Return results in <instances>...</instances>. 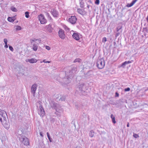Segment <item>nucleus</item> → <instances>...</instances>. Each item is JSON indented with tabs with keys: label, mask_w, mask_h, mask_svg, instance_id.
Returning a JSON list of instances; mask_svg holds the SVG:
<instances>
[{
	"label": "nucleus",
	"mask_w": 148,
	"mask_h": 148,
	"mask_svg": "<svg viewBox=\"0 0 148 148\" xmlns=\"http://www.w3.org/2000/svg\"><path fill=\"white\" fill-rule=\"evenodd\" d=\"M21 29V27L17 25L16 27V29L17 30H20Z\"/></svg>",
	"instance_id": "nucleus-29"
},
{
	"label": "nucleus",
	"mask_w": 148,
	"mask_h": 148,
	"mask_svg": "<svg viewBox=\"0 0 148 148\" xmlns=\"http://www.w3.org/2000/svg\"><path fill=\"white\" fill-rule=\"evenodd\" d=\"M46 30L50 33H51L52 31V28L51 25H49L46 26L45 27Z\"/></svg>",
	"instance_id": "nucleus-15"
},
{
	"label": "nucleus",
	"mask_w": 148,
	"mask_h": 148,
	"mask_svg": "<svg viewBox=\"0 0 148 148\" xmlns=\"http://www.w3.org/2000/svg\"><path fill=\"white\" fill-rule=\"evenodd\" d=\"M20 140L22 142V143L25 145H29V140L28 138L26 137H23L20 139Z\"/></svg>",
	"instance_id": "nucleus-10"
},
{
	"label": "nucleus",
	"mask_w": 148,
	"mask_h": 148,
	"mask_svg": "<svg viewBox=\"0 0 148 148\" xmlns=\"http://www.w3.org/2000/svg\"><path fill=\"white\" fill-rule=\"evenodd\" d=\"M38 20L41 24H44L47 23V21L44 15L40 14L38 16Z\"/></svg>",
	"instance_id": "nucleus-6"
},
{
	"label": "nucleus",
	"mask_w": 148,
	"mask_h": 148,
	"mask_svg": "<svg viewBox=\"0 0 148 148\" xmlns=\"http://www.w3.org/2000/svg\"><path fill=\"white\" fill-rule=\"evenodd\" d=\"M9 49L12 52L14 51V49L11 46H9Z\"/></svg>",
	"instance_id": "nucleus-32"
},
{
	"label": "nucleus",
	"mask_w": 148,
	"mask_h": 148,
	"mask_svg": "<svg viewBox=\"0 0 148 148\" xmlns=\"http://www.w3.org/2000/svg\"><path fill=\"white\" fill-rule=\"evenodd\" d=\"M137 0H134L130 3H128L126 5V6L127 7H132L134 4L136 2Z\"/></svg>",
	"instance_id": "nucleus-18"
},
{
	"label": "nucleus",
	"mask_w": 148,
	"mask_h": 148,
	"mask_svg": "<svg viewBox=\"0 0 148 148\" xmlns=\"http://www.w3.org/2000/svg\"><path fill=\"white\" fill-rule=\"evenodd\" d=\"M80 7L82 8H83L84 7V3L83 2H81L80 3Z\"/></svg>",
	"instance_id": "nucleus-30"
},
{
	"label": "nucleus",
	"mask_w": 148,
	"mask_h": 148,
	"mask_svg": "<svg viewBox=\"0 0 148 148\" xmlns=\"http://www.w3.org/2000/svg\"><path fill=\"white\" fill-rule=\"evenodd\" d=\"M82 1L83 0H81Z\"/></svg>",
	"instance_id": "nucleus-50"
},
{
	"label": "nucleus",
	"mask_w": 148,
	"mask_h": 148,
	"mask_svg": "<svg viewBox=\"0 0 148 148\" xmlns=\"http://www.w3.org/2000/svg\"><path fill=\"white\" fill-rule=\"evenodd\" d=\"M8 46L7 45V44H5V45L4 46V47L6 48H8Z\"/></svg>",
	"instance_id": "nucleus-42"
},
{
	"label": "nucleus",
	"mask_w": 148,
	"mask_h": 148,
	"mask_svg": "<svg viewBox=\"0 0 148 148\" xmlns=\"http://www.w3.org/2000/svg\"><path fill=\"white\" fill-rule=\"evenodd\" d=\"M99 0H96L95 3L97 5H99Z\"/></svg>",
	"instance_id": "nucleus-33"
},
{
	"label": "nucleus",
	"mask_w": 148,
	"mask_h": 148,
	"mask_svg": "<svg viewBox=\"0 0 148 148\" xmlns=\"http://www.w3.org/2000/svg\"><path fill=\"white\" fill-rule=\"evenodd\" d=\"M127 127H129V123H127Z\"/></svg>",
	"instance_id": "nucleus-45"
},
{
	"label": "nucleus",
	"mask_w": 148,
	"mask_h": 148,
	"mask_svg": "<svg viewBox=\"0 0 148 148\" xmlns=\"http://www.w3.org/2000/svg\"><path fill=\"white\" fill-rule=\"evenodd\" d=\"M122 28L121 26H119L116 28V31L117 32L119 31L120 29H121Z\"/></svg>",
	"instance_id": "nucleus-28"
},
{
	"label": "nucleus",
	"mask_w": 148,
	"mask_h": 148,
	"mask_svg": "<svg viewBox=\"0 0 148 148\" xmlns=\"http://www.w3.org/2000/svg\"><path fill=\"white\" fill-rule=\"evenodd\" d=\"M46 62L45 61V60H43V62H40V63H42V62H45V63H46V62Z\"/></svg>",
	"instance_id": "nucleus-48"
},
{
	"label": "nucleus",
	"mask_w": 148,
	"mask_h": 148,
	"mask_svg": "<svg viewBox=\"0 0 148 148\" xmlns=\"http://www.w3.org/2000/svg\"><path fill=\"white\" fill-rule=\"evenodd\" d=\"M81 35L76 32L73 33L72 35L73 38L76 40L78 41L80 39Z\"/></svg>",
	"instance_id": "nucleus-11"
},
{
	"label": "nucleus",
	"mask_w": 148,
	"mask_h": 148,
	"mask_svg": "<svg viewBox=\"0 0 148 148\" xmlns=\"http://www.w3.org/2000/svg\"><path fill=\"white\" fill-rule=\"evenodd\" d=\"M65 99L64 97H62L60 99V100L61 101L64 100Z\"/></svg>",
	"instance_id": "nucleus-40"
},
{
	"label": "nucleus",
	"mask_w": 148,
	"mask_h": 148,
	"mask_svg": "<svg viewBox=\"0 0 148 148\" xmlns=\"http://www.w3.org/2000/svg\"><path fill=\"white\" fill-rule=\"evenodd\" d=\"M116 96L118 97L119 96V94L117 92H116Z\"/></svg>",
	"instance_id": "nucleus-44"
},
{
	"label": "nucleus",
	"mask_w": 148,
	"mask_h": 148,
	"mask_svg": "<svg viewBox=\"0 0 148 148\" xmlns=\"http://www.w3.org/2000/svg\"><path fill=\"white\" fill-rule=\"evenodd\" d=\"M5 124H4L3 125L4 127L7 129H8L9 127V125L8 124H7L6 125L5 124Z\"/></svg>",
	"instance_id": "nucleus-23"
},
{
	"label": "nucleus",
	"mask_w": 148,
	"mask_h": 148,
	"mask_svg": "<svg viewBox=\"0 0 148 148\" xmlns=\"http://www.w3.org/2000/svg\"><path fill=\"white\" fill-rule=\"evenodd\" d=\"M81 59L79 58H77L74 61V62H80Z\"/></svg>",
	"instance_id": "nucleus-25"
},
{
	"label": "nucleus",
	"mask_w": 148,
	"mask_h": 148,
	"mask_svg": "<svg viewBox=\"0 0 148 148\" xmlns=\"http://www.w3.org/2000/svg\"><path fill=\"white\" fill-rule=\"evenodd\" d=\"M25 61L26 62H29L31 63H36L37 62V60L34 58H31L26 59Z\"/></svg>",
	"instance_id": "nucleus-17"
},
{
	"label": "nucleus",
	"mask_w": 148,
	"mask_h": 148,
	"mask_svg": "<svg viewBox=\"0 0 148 148\" xmlns=\"http://www.w3.org/2000/svg\"><path fill=\"white\" fill-rule=\"evenodd\" d=\"M73 71H70L69 72V73H70V74H71L72 73H73Z\"/></svg>",
	"instance_id": "nucleus-47"
},
{
	"label": "nucleus",
	"mask_w": 148,
	"mask_h": 148,
	"mask_svg": "<svg viewBox=\"0 0 148 148\" xmlns=\"http://www.w3.org/2000/svg\"><path fill=\"white\" fill-rule=\"evenodd\" d=\"M8 21L10 22H13L14 20L13 19L12 17H9L8 18Z\"/></svg>",
	"instance_id": "nucleus-22"
},
{
	"label": "nucleus",
	"mask_w": 148,
	"mask_h": 148,
	"mask_svg": "<svg viewBox=\"0 0 148 148\" xmlns=\"http://www.w3.org/2000/svg\"><path fill=\"white\" fill-rule=\"evenodd\" d=\"M107 40L106 38L105 37H103L102 40V42H105Z\"/></svg>",
	"instance_id": "nucleus-35"
},
{
	"label": "nucleus",
	"mask_w": 148,
	"mask_h": 148,
	"mask_svg": "<svg viewBox=\"0 0 148 148\" xmlns=\"http://www.w3.org/2000/svg\"><path fill=\"white\" fill-rule=\"evenodd\" d=\"M25 16L27 18H28L29 17V12H25Z\"/></svg>",
	"instance_id": "nucleus-27"
},
{
	"label": "nucleus",
	"mask_w": 148,
	"mask_h": 148,
	"mask_svg": "<svg viewBox=\"0 0 148 148\" xmlns=\"http://www.w3.org/2000/svg\"><path fill=\"white\" fill-rule=\"evenodd\" d=\"M40 136L42 137H43V136L42 134V132H40Z\"/></svg>",
	"instance_id": "nucleus-41"
},
{
	"label": "nucleus",
	"mask_w": 148,
	"mask_h": 148,
	"mask_svg": "<svg viewBox=\"0 0 148 148\" xmlns=\"http://www.w3.org/2000/svg\"><path fill=\"white\" fill-rule=\"evenodd\" d=\"M3 41H4L5 44H7L8 40L7 39L4 38L3 40Z\"/></svg>",
	"instance_id": "nucleus-34"
},
{
	"label": "nucleus",
	"mask_w": 148,
	"mask_h": 148,
	"mask_svg": "<svg viewBox=\"0 0 148 148\" xmlns=\"http://www.w3.org/2000/svg\"><path fill=\"white\" fill-rule=\"evenodd\" d=\"M7 115L6 112L3 110H0V121L3 124L6 123Z\"/></svg>",
	"instance_id": "nucleus-2"
},
{
	"label": "nucleus",
	"mask_w": 148,
	"mask_h": 148,
	"mask_svg": "<svg viewBox=\"0 0 148 148\" xmlns=\"http://www.w3.org/2000/svg\"><path fill=\"white\" fill-rule=\"evenodd\" d=\"M45 62L49 63H50V61H46V62Z\"/></svg>",
	"instance_id": "nucleus-49"
},
{
	"label": "nucleus",
	"mask_w": 148,
	"mask_h": 148,
	"mask_svg": "<svg viewBox=\"0 0 148 148\" xmlns=\"http://www.w3.org/2000/svg\"><path fill=\"white\" fill-rule=\"evenodd\" d=\"M48 139L49 141L50 142H52V139L50 137V136L48 137Z\"/></svg>",
	"instance_id": "nucleus-39"
},
{
	"label": "nucleus",
	"mask_w": 148,
	"mask_h": 148,
	"mask_svg": "<svg viewBox=\"0 0 148 148\" xmlns=\"http://www.w3.org/2000/svg\"><path fill=\"white\" fill-rule=\"evenodd\" d=\"M47 136L48 137H49L50 136V134H49V133L48 132H47Z\"/></svg>",
	"instance_id": "nucleus-43"
},
{
	"label": "nucleus",
	"mask_w": 148,
	"mask_h": 148,
	"mask_svg": "<svg viewBox=\"0 0 148 148\" xmlns=\"http://www.w3.org/2000/svg\"><path fill=\"white\" fill-rule=\"evenodd\" d=\"M58 34L60 37L61 39H64L65 38V36L63 30L60 29L58 32Z\"/></svg>",
	"instance_id": "nucleus-13"
},
{
	"label": "nucleus",
	"mask_w": 148,
	"mask_h": 148,
	"mask_svg": "<svg viewBox=\"0 0 148 148\" xmlns=\"http://www.w3.org/2000/svg\"><path fill=\"white\" fill-rule=\"evenodd\" d=\"M46 16L50 20H52V18L49 13H47L46 14Z\"/></svg>",
	"instance_id": "nucleus-24"
},
{
	"label": "nucleus",
	"mask_w": 148,
	"mask_h": 148,
	"mask_svg": "<svg viewBox=\"0 0 148 148\" xmlns=\"http://www.w3.org/2000/svg\"><path fill=\"white\" fill-rule=\"evenodd\" d=\"M111 118L112 119V122L114 123H116V121L115 120V117L114 116V115L112 114L111 115Z\"/></svg>",
	"instance_id": "nucleus-19"
},
{
	"label": "nucleus",
	"mask_w": 148,
	"mask_h": 148,
	"mask_svg": "<svg viewBox=\"0 0 148 148\" xmlns=\"http://www.w3.org/2000/svg\"><path fill=\"white\" fill-rule=\"evenodd\" d=\"M105 66L104 59L102 58L98 59L97 62V66L99 69H101L103 68Z\"/></svg>",
	"instance_id": "nucleus-3"
},
{
	"label": "nucleus",
	"mask_w": 148,
	"mask_h": 148,
	"mask_svg": "<svg viewBox=\"0 0 148 148\" xmlns=\"http://www.w3.org/2000/svg\"><path fill=\"white\" fill-rule=\"evenodd\" d=\"M94 131H93V130H91L90 131V132L89 133V136L90 137H92L94 135Z\"/></svg>",
	"instance_id": "nucleus-21"
},
{
	"label": "nucleus",
	"mask_w": 148,
	"mask_h": 148,
	"mask_svg": "<svg viewBox=\"0 0 148 148\" xmlns=\"http://www.w3.org/2000/svg\"><path fill=\"white\" fill-rule=\"evenodd\" d=\"M45 48L47 50H49L50 49V47L47 46H46Z\"/></svg>",
	"instance_id": "nucleus-38"
},
{
	"label": "nucleus",
	"mask_w": 148,
	"mask_h": 148,
	"mask_svg": "<svg viewBox=\"0 0 148 148\" xmlns=\"http://www.w3.org/2000/svg\"><path fill=\"white\" fill-rule=\"evenodd\" d=\"M73 75L72 74L71 75H69V76L65 77L63 79V80L64 81V83L66 84L69 83L72 79Z\"/></svg>",
	"instance_id": "nucleus-8"
},
{
	"label": "nucleus",
	"mask_w": 148,
	"mask_h": 148,
	"mask_svg": "<svg viewBox=\"0 0 148 148\" xmlns=\"http://www.w3.org/2000/svg\"><path fill=\"white\" fill-rule=\"evenodd\" d=\"M77 10L79 14L82 15L84 14V11L82 9H78Z\"/></svg>",
	"instance_id": "nucleus-20"
},
{
	"label": "nucleus",
	"mask_w": 148,
	"mask_h": 148,
	"mask_svg": "<svg viewBox=\"0 0 148 148\" xmlns=\"http://www.w3.org/2000/svg\"><path fill=\"white\" fill-rule=\"evenodd\" d=\"M133 136L135 138H137L138 137V134H134Z\"/></svg>",
	"instance_id": "nucleus-37"
},
{
	"label": "nucleus",
	"mask_w": 148,
	"mask_h": 148,
	"mask_svg": "<svg viewBox=\"0 0 148 148\" xmlns=\"http://www.w3.org/2000/svg\"><path fill=\"white\" fill-rule=\"evenodd\" d=\"M38 114L41 116H43L45 114V112L42 107V106L40 104L38 108Z\"/></svg>",
	"instance_id": "nucleus-5"
},
{
	"label": "nucleus",
	"mask_w": 148,
	"mask_h": 148,
	"mask_svg": "<svg viewBox=\"0 0 148 148\" xmlns=\"http://www.w3.org/2000/svg\"><path fill=\"white\" fill-rule=\"evenodd\" d=\"M50 104L51 107L54 109L56 111V114L57 116H60V113L62 112V110L59 105L53 101H51Z\"/></svg>",
	"instance_id": "nucleus-1"
},
{
	"label": "nucleus",
	"mask_w": 148,
	"mask_h": 148,
	"mask_svg": "<svg viewBox=\"0 0 148 148\" xmlns=\"http://www.w3.org/2000/svg\"><path fill=\"white\" fill-rule=\"evenodd\" d=\"M84 85V83H80L78 85L77 87L79 90L80 93L83 94L84 92V90H83Z\"/></svg>",
	"instance_id": "nucleus-9"
},
{
	"label": "nucleus",
	"mask_w": 148,
	"mask_h": 148,
	"mask_svg": "<svg viewBox=\"0 0 148 148\" xmlns=\"http://www.w3.org/2000/svg\"><path fill=\"white\" fill-rule=\"evenodd\" d=\"M63 27H64V29L66 30V31H69L70 30V29L67 26H66V25H64L63 26Z\"/></svg>",
	"instance_id": "nucleus-31"
},
{
	"label": "nucleus",
	"mask_w": 148,
	"mask_h": 148,
	"mask_svg": "<svg viewBox=\"0 0 148 148\" xmlns=\"http://www.w3.org/2000/svg\"><path fill=\"white\" fill-rule=\"evenodd\" d=\"M132 62H133L132 60L126 61L124 62H123V63H122V64L121 65V66H120L124 68L125 67V66L126 65L128 64H129L132 63Z\"/></svg>",
	"instance_id": "nucleus-16"
},
{
	"label": "nucleus",
	"mask_w": 148,
	"mask_h": 148,
	"mask_svg": "<svg viewBox=\"0 0 148 148\" xmlns=\"http://www.w3.org/2000/svg\"><path fill=\"white\" fill-rule=\"evenodd\" d=\"M11 10H12L13 11L16 12L17 11V9L15 8V7H12L11 8Z\"/></svg>",
	"instance_id": "nucleus-26"
},
{
	"label": "nucleus",
	"mask_w": 148,
	"mask_h": 148,
	"mask_svg": "<svg viewBox=\"0 0 148 148\" xmlns=\"http://www.w3.org/2000/svg\"><path fill=\"white\" fill-rule=\"evenodd\" d=\"M146 20L147 21V23H148V16H147L146 18Z\"/></svg>",
	"instance_id": "nucleus-46"
},
{
	"label": "nucleus",
	"mask_w": 148,
	"mask_h": 148,
	"mask_svg": "<svg viewBox=\"0 0 148 148\" xmlns=\"http://www.w3.org/2000/svg\"><path fill=\"white\" fill-rule=\"evenodd\" d=\"M30 42L33 45L32 49L34 51H36L38 48V43H36V41H38L39 42V40L38 39L35 38H33L30 40Z\"/></svg>",
	"instance_id": "nucleus-4"
},
{
	"label": "nucleus",
	"mask_w": 148,
	"mask_h": 148,
	"mask_svg": "<svg viewBox=\"0 0 148 148\" xmlns=\"http://www.w3.org/2000/svg\"><path fill=\"white\" fill-rule=\"evenodd\" d=\"M37 86L36 84H34L31 87L32 92L34 96L35 95L36 91V88Z\"/></svg>",
	"instance_id": "nucleus-14"
},
{
	"label": "nucleus",
	"mask_w": 148,
	"mask_h": 148,
	"mask_svg": "<svg viewBox=\"0 0 148 148\" xmlns=\"http://www.w3.org/2000/svg\"><path fill=\"white\" fill-rule=\"evenodd\" d=\"M51 13L53 16L55 17H58L59 16V13L57 10L55 9H52Z\"/></svg>",
	"instance_id": "nucleus-12"
},
{
	"label": "nucleus",
	"mask_w": 148,
	"mask_h": 148,
	"mask_svg": "<svg viewBox=\"0 0 148 148\" xmlns=\"http://www.w3.org/2000/svg\"><path fill=\"white\" fill-rule=\"evenodd\" d=\"M130 88H127L125 89L124 90L125 92L129 91L130 90Z\"/></svg>",
	"instance_id": "nucleus-36"
},
{
	"label": "nucleus",
	"mask_w": 148,
	"mask_h": 148,
	"mask_svg": "<svg viewBox=\"0 0 148 148\" xmlns=\"http://www.w3.org/2000/svg\"><path fill=\"white\" fill-rule=\"evenodd\" d=\"M77 18L75 16H71L69 18L68 21L72 25H74L76 23Z\"/></svg>",
	"instance_id": "nucleus-7"
}]
</instances>
